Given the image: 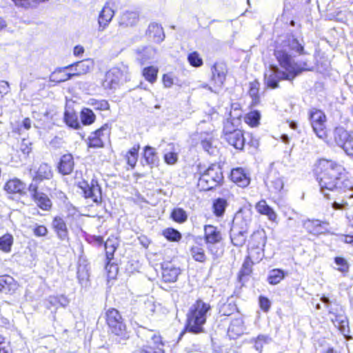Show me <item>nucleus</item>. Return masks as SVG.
I'll list each match as a JSON object with an SVG mask.
<instances>
[{
    "instance_id": "nucleus-8",
    "label": "nucleus",
    "mask_w": 353,
    "mask_h": 353,
    "mask_svg": "<svg viewBox=\"0 0 353 353\" xmlns=\"http://www.w3.org/2000/svg\"><path fill=\"white\" fill-rule=\"evenodd\" d=\"M308 119L316 135L323 140H327L329 138L330 130L327 127L325 112L321 109L312 108L308 110Z\"/></svg>"
},
{
    "instance_id": "nucleus-41",
    "label": "nucleus",
    "mask_w": 353,
    "mask_h": 353,
    "mask_svg": "<svg viewBox=\"0 0 353 353\" xmlns=\"http://www.w3.org/2000/svg\"><path fill=\"white\" fill-rule=\"evenodd\" d=\"M287 272L280 268H274L270 271L267 277L269 284L275 285L280 283L286 276Z\"/></svg>"
},
{
    "instance_id": "nucleus-54",
    "label": "nucleus",
    "mask_w": 353,
    "mask_h": 353,
    "mask_svg": "<svg viewBox=\"0 0 353 353\" xmlns=\"http://www.w3.org/2000/svg\"><path fill=\"white\" fill-rule=\"evenodd\" d=\"M34 235L37 237H44L48 233V230L45 225L36 224L32 229Z\"/></svg>"
},
{
    "instance_id": "nucleus-29",
    "label": "nucleus",
    "mask_w": 353,
    "mask_h": 353,
    "mask_svg": "<svg viewBox=\"0 0 353 353\" xmlns=\"http://www.w3.org/2000/svg\"><path fill=\"white\" fill-rule=\"evenodd\" d=\"M192 258L196 262L204 263L208 260L205 248L201 241L196 240L190 248Z\"/></svg>"
},
{
    "instance_id": "nucleus-43",
    "label": "nucleus",
    "mask_w": 353,
    "mask_h": 353,
    "mask_svg": "<svg viewBox=\"0 0 353 353\" xmlns=\"http://www.w3.org/2000/svg\"><path fill=\"white\" fill-rule=\"evenodd\" d=\"M248 229L233 232L230 235L232 244L235 247H242L247 241Z\"/></svg>"
},
{
    "instance_id": "nucleus-61",
    "label": "nucleus",
    "mask_w": 353,
    "mask_h": 353,
    "mask_svg": "<svg viewBox=\"0 0 353 353\" xmlns=\"http://www.w3.org/2000/svg\"><path fill=\"white\" fill-rule=\"evenodd\" d=\"M6 345V338L0 334V353H9Z\"/></svg>"
},
{
    "instance_id": "nucleus-37",
    "label": "nucleus",
    "mask_w": 353,
    "mask_h": 353,
    "mask_svg": "<svg viewBox=\"0 0 353 353\" xmlns=\"http://www.w3.org/2000/svg\"><path fill=\"white\" fill-rule=\"evenodd\" d=\"M63 121L71 129L78 130L81 128V122L74 110H65L63 113Z\"/></svg>"
},
{
    "instance_id": "nucleus-64",
    "label": "nucleus",
    "mask_w": 353,
    "mask_h": 353,
    "mask_svg": "<svg viewBox=\"0 0 353 353\" xmlns=\"http://www.w3.org/2000/svg\"><path fill=\"white\" fill-rule=\"evenodd\" d=\"M343 241L345 243L353 244V234H344V235H343Z\"/></svg>"
},
{
    "instance_id": "nucleus-25",
    "label": "nucleus",
    "mask_w": 353,
    "mask_h": 353,
    "mask_svg": "<svg viewBox=\"0 0 353 353\" xmlns=\"http://www.w3.org/2000/svg\"><path fill=\"white\" fill-rule=\"evenodd\" d=\"M230 180L241 188H245L250 183L248 174L241 168H233L230 174Z\"/></svg>"
},
{
    "instance_id": "nucleus-32",
    "label": "nucleus",
    "mask_w": 353,
    "mask_h": 353,
    "mask_svg": "<svg viewBox=\"0 0 353 353\" xmlns=\"http://www.w3.org/2000/svg\"><path fill=\"white\" fill-rule=\"evenodd\" d=\"M142 157L145 163L150 168L157 166L159 163V158L156 149L150 145H145L142 152Z\"/></svg>"
},
{
    "instance_id": "nucleus-57",
    "label": "nucleus",
    "mask_w": 353,
    "mask_h": 353,
    "mask_svg": "<svg viewBox=\"0 0 353 353\" xmlns=\"http://www.w3.org/2000/svg\"><path fill=\"white\" fill-rule=\"evenodd\" d=\"M259 304L260 309L265 312H268L271 307V303L269 299L264 296H259Z\"/></svg>"
},
{
    "instance_id": "nucleus-21",
    "label": "nucleus",
    "mask_w": 353,
    "mask_h": 353,
    "mask_svg": "<svg viewBox=\"0 0 353 353\" xmlns=\"http://www.w3.org/2000/svg\"><path fill=\"white\" fill-rule=\"evenodd\" d=\"M4 191L10 195L25 196L26 194V183L21 179L14 177L8 179L3 185Z\"/></svg>"
},
{
    "instance_id": "nucleus-56",
    "label": "nucleus",
    "mask_w": 353,
    "mask_h": 353,
    "mask_svg": "<svg viewBox=\"0 0 353 353\" xmlns=\"http://www.w3.org/2000/svg\"><path fill=\"white\" fill-rule=\"evenodd\" d=\"M163 159L168 165H174L178 161V154L175 152H169L163 155Z\"/></svg>"
},
{
    "instance_id": "nucleus-7",
    "label": "nucleus",
    "mask_w": 353,
    "mask_h": 353,
    "mask_svg": "<svg viewBox=\"0 0 353 353\" xmlns=\"http://www.w3.org/2000/svg\"><path fill=\"white\" fill-rule=\"evenodd\" d=\"M88 66L85 65L84 61H78L64 68H57L50 74V81L55 83L66 81L72 77L79 76L88 71Z\"/></svg>"
},
{
    "instance_id": "nucleus-31",
    "label": "nucleus",
    "mask_w": 353,
    "mask_h": 353,
    "mask_svg": "<svg viewBox=\"0 0 353 353\" xmlns=\"http://www.w3.org/2000/svg\"><path fill=\"white\" fill-rule=\"evenodd\" d=\"M240 314L236 304L234 301H226L220 305L218 315L222 318L221 320H225L228 317L235 315L236 316Z\"/></svg>"
},
{
    "instance_id": "nucleus-18",
    "label": "nucleus",
    "mask_w": 353,
    "mask_h": 353,
    "mask_svg": "<svg viewBox=\"0 0 353 353\" xmlns=\"http://www.w3.org/2000/svg\"><path fill=\"white\" fill-rule=\"evenodd\" d=\"M334 140L345 152L353 157V136L343 128L337 127L334 131Z\"/></svg>"
},
{
    "instance_id": "nucleus-15",
    "label": "nucleus",
    "mask_w": 353,
    "mask_h": 353,
    "mask_svg": "<svg viewBox=\"0 0 353 353\" xmlns=\"http://www.w3.org/2000/svg\"><path fill=\"white\" fill-rule=\"evenodd\" d=\"M165 342L159 332H154L137 351L136 353H165Z\"/></svg>"
},
{
    "instance_id": "nucleus-49",
    "label": "nucleus",
    "mask_w": 353,
    "mask_h": 353,
    "mask_svg": "<svg viewBox=\"0 0 353 353\" xmlns=\"http://www.w3.org/2000/svg\"><path fill=\"white\" fill-rule=\"evenodd\" d=\"M189 64L194 68H199L203 65V60L197 51L190 52L187 56Z\"/></svg>"
},
{
    "instance_id": "nucleus-1",
    "label": "nucleus",
    "mask_w": 353,
    "mask_h": 353,
    "mask_svg": "<svg viewBox=\"0 0 353 353\" xmlns=\"http://www.w3.org/2000/svg\"><path fill=\"white\" fill-rule=\"evenodd\" d=\"M311 171L321 191L328 199H331V194L338 197L353 190L352 174L340 161L319 157L313 163Z\"/></svg>"
},
{
    "instance_id": "nucleus-58",
    "label": "nucleus",
    "mask_w": 353,
    "mask_h": 353,
    "mask_svg": "<svg viewBox=\"0 0 353 353\" xmlns=\"http://www.w3.org/2000/svg\"><path fill=\"white\" fill-rule=\"evenodd\" d=\"M32 145L29 141L23 139L20 150L24 154L29 155L32 151Z\"/></svg>"
},
{
    "instance_id": "nucleus-55",
    "label": "nucleus",
    "mask_w": 353,
    "mask_h": 353,
    "mask_svg": "<svg viewBox=\"0 0 353 353\" xmlns=\"http://www.w3.org/2000/svg\"><path fill=\"white\" fill-rule=\"evenodd\" d=\"M162 83L164 88H170L174 84V78L172 72L162 75Z\"/></svg>"
},
{
    "instance_id": "nucleus-19",
    "label": "nucleus",
    "mask_w": 353,
    "mask_h": 353,
    "mask_svg": "<svg viewBox=\"0 0 353 353\" xmlns=\"http://www.w3.org/2000/svg\"><path fill=\"white\" fill-rule=\"evenodd\" d=\"M328 224L327 221L313 219L304 221L303 227L309 235L317 237L329 233Z\"/></svg>"
},
{
    "instance_id": "nucleus-39",
    "label": "nucleus",
    "mask_w": 353,
    "mask_h": 353,
    "mask_svg": "<svg viewBox=\"0 0 353 353\" xmlns=\"http://www.w3.org/2000/svg\"><path fill=\"white\" fill-rule=\"evenodd\" d=\"M88 105L98 112L110 111V104L108 100L104 99L90 98L88 101Z\"/></svg>"
},
{
    "instance_id": "nucleus-4",
    "label": "nucleus",
    "mask_w": 353,
    "mask_h": 353,
    "mask_svg": "<svg viewBox=\"0 0 353 353\" xmlns=\"http://www.w3.org/2000/svg\"><path fill=\"white\" fill-rule=\"evenodd\" d=\"M104 319L109 334L119 340L125 341L130 338V332L121 312L114 307H109L105 311Z\"/></svg>"
},
{
    "instance_id": "nucleus-14",
    "label": "nucleus",
    "mask_w": 353,
    "mask_h": 353,
    "mask_svg": "<svg viewBox=\"0 0 353 353\" xmlns=\"http://www.w3.org/2000/svg\"><path fill=\"white\" fill-rule=\"evenodd\" d=\"M112 125L109 123L103 124L100 128L92 132L87 139V146L91 148H101L104 146V141L109 138Z\"/></svg>"
},
{
    "instance_id": "nucleus-23",
    "label": "nucleus",
    "mask_w": 353,
    "mask_h": 353,
    "mask_svg": "<svg viewBox=\"0 0 353 353\" xmlns=\"http://www.w3.org/2000/svg\"><path fill=\"white\" fill-rule=\"evenodd\" d=\"M256 263L251 261L250 256H245L242 265L237 273L238 281L244 285L245 282L248 280V278L252 276L253 273V266Z\"/></svg>"
},
{
    "instance_id": "nucleus-5",
    "label": "nucleus",
    "mask_w": 353,
    "mask_h": 353,
    "mask_svg": "<svg viewBox=\"0 0 353 353\" xmlns=\"http://www.w3.org/2000/svg\"><path fill=\"white\" fill-rule=\"evenodd\" d=\"M224 183V176L221 165L214 162L200 174L197 187L200 191L212 190Z\"/></svg>"
},
{
    "instance_id": "nucleus-60",
    "label": "nucleus",
    "mask_w": 353,
    "mask_h": 353,
    "mask_svg": "<svg viewBox=\"0 0 353 353\" xmlns=\"http://www.w3.org/2000/svg\"><path fill=\"white\" fill-rule=\"evenodd\" d=\"M11 323L10 320L0 314V333L3 330L10 329Z\"/></svg>"
},
{
    "instance_id": "nucleus-30",
    "label": "nucleus",
    "mask_w": 353,
    "mask_h": 353,
    "mask_svg": "<svg viewBox=\"0 0 353 353\" xmlns=\"http://www.w3.org/2000/svg\"><path fill=\"white\" fill-rule=\"evenodd\" d=\"M53 176L51 167L46 163H41L35 172L32 182L39 183L44 180H49Z\"/></svg>"
},
{
    "instance_id": "nucleus-13",
    "label": "nucleus",
    "mask_w": 353,
    "mask_h": 353,
    "mask_svg": "<svg viewBox=\"0 0 353 353\" xmlns=\"http://www.w3.org/2000/svg\"><path fill=\"white\" fill-rule=\"evenodd\" d=\"M181 274L182 269L174 260H165L161 263V282L167 284L176 283Z\"/></svg>"
},
{
    "instance_id": "nucleus-35",
    "label": "nucleus",
    "mask_w": 353,
    "mask_h": 353,
    "mask_svg": "<svg viewBox=\"0 0 353 353\" xmlns=\"http://www.w3.org/2000/svg\"><path fill=\"white\" fill-rule=\"evenodd\" d=\"M260 85L261 84L258 79H254L249 83L248 94L252 99L250 107H255L261 103Z\"/></svg>"
},
{
    "instance_id": "nucleus-62",
    "label": "nucleus",
    "mask_w": 353,
    "mask_h": 353,
    "mask_svg": "<svg viewBox=\"0 0 353 353\" xmlns=\"http://www.w3.org/2000/svg\"><path fill=\"white\" fill-rule=\"evenodd\" d=\"M31 124H32V122H31V120L29 117H26L23 119V121H22V126L26 129V130H29L31 128Z\"/></svg>"
},
{
    "instance_id": "nucleus-9",
    "label": "nucleus",
    "mask_w": 353,
    "mask_h": 353,
    "mask_svg": "<svg viewBox=\"0 0 353 353\" xmlns=\"http://www.w3.org/2000/svg\"><path fill=\"white\" fill-rule=\"evenodd\" d=\"M223 140L234 149L242 151L245 145V132L239 128H234L232 122L228 121L223 127Z\"/></svg>"
},
{
    "instance_id": "nucleus-50",
    "label": "nucleus",
    "mask_w": 353,
    "mask_h": 353,
    "mask_svg": "<svg viewBox=\"0 0 353 353\" xmlns=\"http://www.w3.org/2000/svg\"><path fill=\"white\" fill-rule=\"evenodd\" d=\"M264 250L261 251L259 248H248V254L245 256H250L251 261H254L256 263H259L264 256Z\"/></svg>"
},
{
    "instance_id": "nucleus-48",
    "label": "nucleus",
    "mask_w": 353,
    "mask_h": 353,
    "mask_svg": "<svg viewBox=\"0 0 353 353\" xmlns=\"http://www.w3.org/2000/svg\"><path fill=\"white\" fill-rule=\"evenodd\" d=\"M17 6L25 8H37L41 3L48 2L49 0H12Z\"/></svg>"
},
{
    "instance_id": "nucleus-28",
    "label": "nucleus",
    "mask_w": 353,
    "mask_h": 353,
    "mask_svg": "<svg viewBox=\"0 0 353 353\" xmlns=\"http://www.w3.org/2000/svg\"><path fill=\"white\" fill-rule=\"evenodd\" d=\"M52 227L59 239H69L68 229L63 218L59 216H55L54 217H53Z\"/></svg>"
},
{
    "instance_id": "nucleus-33",
    "label": "nucleus",
    "mask_w": 353,
    "mask_h": 353,
    "mask_svg": "<svg viewBox=\"0 0 353 353\" xmlns=\"http://www.w3.org/2000/svg\"><path fill=\"white\" fill-rule=\"evenodd\" d=\"M228 206V200L223 197L214 199L212 203V212L214 216L218 219L223 218Z\"/></svg>"
},
{
    "instance_id": "nucleus-51",
    "label": "nucleus",
    "mask_w": 353,
    "mask_h": 353,
    "mask_svg": "<svg viewBox=\"0 0 353 353\" xmlns=\"http://www.w3.org/2000/svg\"><path fill=\"white\" fill-rule=\"evenodd\" d=\"M334 261L338 266L336 270L343 274H347L350 270V264L342 256H336Z\"/></svg>"
},
{
    "instance_id": "nucleus-12",
    "label": "nucleus",
    "mask_w": 353,
    "mask_h": 353,
    "mask_svg": "<svg viewBox=\"0 0 353 353\" xmlns=\"http://www.w3.org/2000/svg\"><path fill=\"white\" fill-rule=\"evenodd\" d=\"M30 197L38 209L43 212H51L53 209V202L49 196L41 192L39 184L30 183L28 185Z\"/></svg>"
},
{
    "instance_id": "nucleus-40",
    "label": "nucleus",
    "mask_w": 353,
    "mask_h": 353,
    "mask_svg": "<svg viewBox=\"0 0 353 353\" xmlns=\"http://www.w3.org/2000/svg\"><path fill=\"white\" fill-rule=\"evenodd\" d=\"M79 117L81 125L85 126L92 125L97 119L93 110L88 108H83L79 112Z\"/></svg>"
},
{
    "instance_id": "nucleus-36",
    "label": "nucleus",
    "mask_w": 353,
    "mask_h": 353,
    "mask_svg": "<svg viewBox=\"0 0 353 353\" xmlns=\"http://www.w3.org/2000/svg\"><path fill=\"white\" fill-rule=\"evenodd\" d=\"M139 150L140 145L137 143L126 152L124 159L128 165V169L133 170L136 167L139 159Z\"/></svg>"
},
{
    "instance_id": "nucleus-52",
    "label": "nucleus",
    "mask_w": 353,
    "mask_h": 353,
    "mask_svg": "<svg viewBox=\"0 0 353 353\" xmlns=\"http://www.w3.org/2000/svg\"><path fill=\"white\" fill-rule=\"evenodd\" d=\"M114 16L113 10L105 5L100 12L98 22H110Z\"/></svg>"
},
{
    "instance_id": "nucleus-53",
    "label": "nucleus",
    "mask_w": 353,
    "mask_h": 353,
    "mask_svg": "<svg viewBox=\"0 0 353 353\" xmlns=\"http://www.w3.org/2000/svg\"><path fill=\"white\" fill-rule=\"evenodd\" d=\"M202 148L208 153L212 154L215 151L216 147L213 145L212 138H205L201 141Z\"/></svg>"
},
{
    "instance_id": "nucleus-42",
    "label": "nucleus",
    "mask_w": 353,
    "mask_h": 353,
    "mask_svg": "<svg viewBox=\"0 0 353 353\" xmlns=\"http://www.w3.org/2000/svg\"><path fill=\"white\" fill-rule=\"evenodd\" d=\"M170 218L175 223L183 224L188 219V212L182 208H174L170 214Z\"/></svg>"
},
{
    "instance_id": "nucleus-46",
    "label": "nucleus",
    "mask_w": 353,
    "mask_h": 353,
    "mask_svg": "<svg viewBox=\"0 0 353 353\" xmlns=\"http://www.w3.org/2000/svg\"><path fill=\"white\" fill-rule=\"evenodd\" d=\"M261 114L258 110L248 112L244 117L245 123L251 128H256L260 124Z\"/></svg>"
},
{
    "instance_id": "nucleus-63",
    "label": "nucleus",
    "mask_w": 353,
    "mask_h": 353,
    "mask_svg": "<svg viewBox=\"0 0 353 353\" xmlns=\"http://www.w3.org/2000/svg\"><path fill=\"white\" fill-rule=\"evenodd\" d=\"M84 52V48L81 46H76L74 48L73 53L75 56L81 55Z\"/></svg>"
},
{
    "instance_id": "nucleus-27",
    "label": "nucleus",
    "mask_w": 353,
    "mask_h": 353,
    "mask_svg": "<svg viewBox=\"0 0 353 353\" xmlns=\"http://www.w3.org/2000/svg\"><path fill=\"white\" fill-rule=\"evenodd\" d=\"M19 288V284L14 279L8 275H0V292L12 294Z\"/></svg>"
},
{
    "instance_id": "nucleus-3",
    "label": "nucleus",
    "mask_w": 353,
    "mask_h": 353,
    "mask_svg": "<svg viewBox=\"0 0 353 353\" xmlns=\"http://www.w3.org/2000/svg\"><path fill=\"white\" fill-rule=\"evenodd\" d=\"M212 310L210 303L201 299H197L190 307L187 315L184 328L179 335L181 339L185 332L194 334L204 332V325L207 322L208 314Z\"/></svg>"
},
{
    "instance_id": "nucleus-47",
    "label": "nucleus",
    "mask_w": 353,
    "mask_h": 353,
    "mask_svg": "<svg viewBox=\"0 0 353 353\" xmlns=\"http://www.w3.org/2000/svg\"><path fill=\"white\" fill-rule=\"evenodd\" d=\"M162 235L170 242H179L182 239L181 232L173 228L163 230Z\"/></svg>"
},
{
    "instance_id": "nucleus-26",
    "label": "nucleus",
    "mask_w": 353,
    "mask_h": 353,
    "mask_svg": "<svg viewBox=\"0 0 353 353\" xmlns=\"http://www.w3.org/2000/svg\"><path fill=\"white\" fill-rule=\"evenodd\" d=\"M267 236L263 228H259L254 231L250 236L248 247L259 248L261 251L265 249Z\"/></svg>"
},
{
    "instance_id": "nucleus-24",
    "label": "nucleus",
    "mask_w": 353,
    "mask_h": 353,
    "mask_svg": "<svg viewBox=\"0 0 353 353\" xmlns=\"http://www.w3.org/2000/svg\"><path fill=\"white\" fill-rule=\"evenodd\" d=\"M245 328L243 317L239 314L232 320L228 328V334L232 339H236L243 334Z\"/></svg>"
},
{
    "instance_id": "nucleus-34",
    "label": "nucleus",
    "mask_w": 353,
    "mask_h": 353,
    "mask_svg": "<svg viewBox=\"0 0 353 353\" xmlns=\"http://www.w3.org/2000/svg\"><path fill=\"white\" fill-rule=\"evenodd\" d=\"M256 212L266 216L271 221H275L276 219V213L272 208H271L265 199H261L255 205Z\"/></svg>"
},
{
    "instance_id": "nucleus-38",
    "label": "nucleus",
    "mask_w": 353,
    "mask_h": 353,
    "mask_svg": "<svg viewBox=\"0 0 353 353\" xmlns=\"http://www.w3.org/2000/svg\"><path fill=\"white\" fill-rule=\"evenodd\" d=\"M268 191L273 194H278L283 190L284 184L280 176H271L267 181Z\"/></svg>"
},
{
    "instance_id": "nucleus-59",
    "label": "nucleus",
    "mask_w": 353,
    "mask_h": 353,
    "mask_svg": "<svg viewBox=\"0 0 353 353\" xmlns=\"http://www.w3.org/2000/svg\"><path fill=\"white\" fill-rule=\"evenodd\" d=\"M10 91V85L6 81H0V100Z\"/></svg>"
},
{
    "instance_id": "nucleus-20",
    "label": "nucleus",
    "mask_w": 353,
    "mask_h": 353,
    "mask_svg": "<svg viewBox=\"0 0 353 353\" xmlns=\"http://www.w3.org/2000/svg\"><path fill=\"white\" fill-rule=\"evenodd\" d=\"M123 77L124 72L121 68L117 66L112 67L105 72L101 85L105 89H114Z\"/></svg>"
},
{
    "instance_id": "nucleus-10",
    "label": "nucleus",
    "mask_w": 353,
    "mask_h": 353,
    "mask_svg": "<svg viewBox=\"0 0 353 353\" xmlns=\"http://www.w3.org/2000/svg\"><path fill=\"white\" fill-rule=\"evenodd\" d=\"M77 186L81 190L83 198L90 199L97 205L102 203L101 188L97 179H92L90 183L85 179H82L78 182Z\"/></svg>"
},
{
    "instance_id": "nucleus-11",
    "label": "nucleus",
    "mask_w": 353,
    "mask_h": 353,
    "mask_svg": "<svg viewBox=\"0 0 353 353\" xmlns=\"http://www.w3.org/2000/svg\"><path fill=\"white\" fill-rule=\"evenodd\" d=\"M277 63L283 70L280 75L276 73H272L269 75L265 81V86L268 88L276 89L279 88L281 81H292L299 74L302 73L292 66L283 65L281 63V61H277Z\"/></svg>"
},
{
    "instance_id": "nucleus-44",
    "label": "nucleus",
    "mask_w": 353,
    "mask_h": 353,
    "mask_svg": "<svg viewBox=\"0 0 353 353\" xmlns=\"http://www.w3.org/2000/svg\"><path fill=\"white\" fill-rule=\"evenodd\" d=\"M159 68L157 66L150 65L143 68L141 74L145 81L150 83L156 82L158 77Z\"/></svg>"
},
{
    "instance_id": "nucleus-45",
    "label": "nucleus",
    "mask_w": 353,
    "mask_h": 353,
    "mask_svg": "<svg viewBox=\"0 0 353 353\" xmlns=\"http://www.w3.org/2000/svg\"><path fill=\"white\" fill-rule=\"evenodd\" d=\"M14 243V237L10 233H6L0 236V250L4 253L11 252Z\"/></svg>"
},
{
    "instance_id": "nucleus-6",
    "label": "nucleus",
    "mask_w": 353,
    "mask_h": 353,
    "mask_svg": "<svg viewBox=\"0 0 353 353\" xmlns=\"http://www.w3.org/2000/svg\"><path fill=\"white\" fill-rule=\"evenodd\" d=\"M203 238L208 252L214 259H218L223 254V249L218 246L223 243V236L217 226L212 224L205 225Z\"/></svg>"
},
{
    "instance_id": "nucleus-22",
    "label": "nucleus",
    "mask_w": 353,
    "mask_h": 353,
    "mask_svg": "<svg viewBox=\"0 0 353 353\" xmlns=\"http://www.w3.org/2000/svg\"><path fill=\"white\" fill-rule=\"evenodd\" d=\"M57 171L62 175H69L72 173L74 168V161L71 153H66L61 156L57 165Z\"/></svg>"
},
{
    "instance_id": "nucleus-17",
    "label": "nucleus",
    "mask_w": 353,
    "mask_h": 353,
    "mask_svg": "<svg viewBox=\"0 0 353 353\" xmlns=\"http://www.w3.org/2000/svg\"><path fill=\"white\" fill-rule=\"evenodd\" d=\"M118 246L119 243L117 241L113 238H108L104 243L105 255V269L107 271L108 277L110 279H113L115 276V274H112L111 268H114L117 270V265L112 263V260L114 259V252L117 250Z\"/></svg>"
},
{
    "instance_id": "nucleus-16",
    "label": "nucleus",
    "mask_w": 353,
    "mask_h": 353,
    "mask_svg": "<svg viewBox=\"0 0 353 353\" xmlns=\"http://www.w3.org/2000/svg\"><path fill=\"white\" fill-rule=\"evenodd\" d=\"M211 77L210 82L214 88H221L225 81L228 73V68L224 62H215L211 67Z\"/></svg>"
},
{
    "instance_id": "nucleus-2",
    "label": "nucleus",
    "mask_w": 353,
    "mask_h": 353,
    "mask_svg": "<svg viewBox=\"0 0 353 353\" xmlns=\"http://www.w3.org/2000/svg\"><path fill=\"white\" fill-rule=\"evenodd\" d=\"M273 54L276 61L283 65L292 66L300 72L309 70L307 62H296L289 52H294L299 55L307 54L305 50L303 39H301L292 34L278 37L272 43Z\"/></svg>"
}]
</instances>
